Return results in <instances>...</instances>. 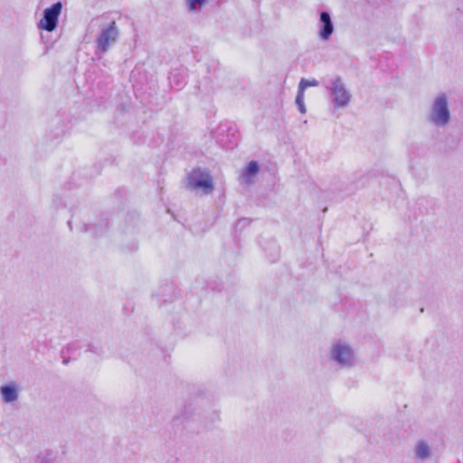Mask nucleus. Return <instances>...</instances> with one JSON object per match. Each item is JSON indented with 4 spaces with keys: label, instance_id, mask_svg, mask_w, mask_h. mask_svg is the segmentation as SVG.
<instances>
[{
    "label": "nucleus",
    "instance_id": "nucleus-8",
    "mask_svg": "<svg viewBox=\"0 0 463 463\" xmlns=\"http://www.w3.org/2000/svg\"><path fill=\"white\" fill-rule=\"evenodd\" d=\"M0 392L4 402H13L17 400L18 393L14 383L2 386Z\"/></svg>",
    "mask_w": 463,
    "mask_h": 463
},
{
    "label": "nucleus",
    "instance_id": "nucleus-1",
    "mask_svg": "<svg viewBox=\"0 0 463 463\" xmlns=\"http://www.w3.org/2000/svg\"><path fill=\"white\" fill-rule=\"evenodd\" d=\"M448 103L445 94H439L435 97L430 112V119L432 123L438 126H445L449 123L450 114Z\"/></svg>",
    "mask_w": 463,
    "mask_h": 463
},
{
    "label": "nucleus",
    "instance_id": "nucleus-12",
    "mask_svg": "<svg viewBox=\"0 0 463 463\" xmlns=\"http://www.w3.org/2000/svg\"><path fill=\"white\" fill-rule=\"evenodd\" d=\"M296 104L302 114H305L307 112V109L304 103V93L299 92V90L298 91V95L296 98Z\"/></svg>",
    "mask_w": 463,
    "mask_h": 463
},
{
    "label": "nucleus",
    "instance_id": "nucleus-3",
    "mask_svg": "<svg viewBox=\"0 0 463 463\" xmlns=\"http://www.w3.org/2000/svg\"><path fill=\"white\" fill-rule=\"evenodd\" d=\"M326 89L330 92L335 108L345 107L349 103L351 95L345 89V84L340 78L333 79L326 86Z\"/></svg>",
    "mask_w": 463,
    "mask_h": 463
},
{
    "label": "nucleus",
    "instance_id": "nucleus-2",
    "mask_svg": "<svg viewBox=\"0 0 463 463\" xmlns=\"http://www.w3.org/2000/svg\"><path fill=\"white\" fill-rule=\"evenodd\" d=\"M187 185L191 189L202 191L204 194H208L213 189L211 175L207 172L200 169L194 170L189 174Z\"/></svg>",
    "mask_w": 463,
    "mask_h": 463
},
{
    "label": "nucleus",
    "instance_id": "nucleus-4",
    "mask_svg": "<svg viewBox=\"0 0 463 463\" xmlns=\"http://www.w3.org/2000/svg\"><path fill=\"white\" fill-rule=\"evenodd\" d=\"M61 4L55 3L51 7L43 11V17L40 20L38 27L40 29L52 32L57 27L58 18L61 12Z\"/></svg>",
    "mask_w": 463,
    "mask_h": 463
},
{
    "label": "nucleus",
    "instance_id": "nucleus-6",
    "mask_svg": "<svg viewBox=\"0 0 463 463\" xmlns=\"http://www.w3.org/2000/svg\"><path fill=\"white\" fill-rule=\"evenodd\" d=\"M118 37V30L115 23H112L107 29L103 30L99 40L98 48L102 52H106L110 43H114Z\"/></svg>",
    "mask_w": 463,
    "mask_h": 463
},
{
    "label": "nucleus",
    "instance_id": "nucleus-13",
    "mask_svg": "<svg viewBox=\"0 0 463 463\" xmlns=\"http://www.w3.org/2000/svg\"><path fill=\"white\" fill-rule=\"evenodd\" d=\"M188 4V7L191 11L198 10L206 0H186Z\"/></svg>",
    "mask_w": 463,
    "mask_h": 463
},
{
    "label": "nucleus",
    "instance_id": "nucleus-7",
    "mask_svg": "<svg viewBox=\"0 0 463 463\" xmlns=\"http://www.w3.org/2000/svg\"><path fill=\"white\" fill-rule=\"evenodd\" d=\"M334 32V24L331 20L330 14L326 12H322L319 19L318 36L321 40L326 41L330 38Z\"/></svg>",
    "mask_w": 463,
    "mask_h": 463
},
{
    "label": "nucleus",
    "instance_id": "nucleus-11",
    "mask_svg": "<svg viewBox=\"0 0 463 463\" xmlns=\"http://www.w3.org/2000/svg\"><path fill=\"white\" fill-rule=\"evenodd\" d=\"M318 85V81L315 79L313 80H305V79H302L299 82V85H298V90L299 92H305V90L307 88V87H316Z\"/></svg>",
    "mask_w": 463,
    "mask_h": 463
},
{
    "label": "nucleus",
    "instance_id": "nucleus-9",
    "mask_svg": "<svg viewBox=\"0 0 463 463\" xmlns=\"http://www.w3.org/2000/svg\"><path fill=\"white\" fill-rule=\"evenodd\" d=\"M258 172L259 165L257 162H250L241 175L242 181L244 183H250L251 181V178L255 176Z\"/></svg>",
    "mask_w": 463,
    "mask_h": 463
},
{
    "label": "nucleus",
    "instance_id": "nucleus-10",
    "mask_svg": "<svg viewBox=\"0 0 463 463\" xmlns=\"http://www.w3.org/2000/svg\"><path fill=\"white\" fill-rule=\"evenodd\" d=\"M415 454L420 459H426L430 456V446L425 441H419L415 445Z\"/></svg>",
    "mask_w": 463,
    "mask_h": 463
},
{
    "label": "nucleus",
    "instance_id": "nucleus-5",
    "mask_svg": "<svg viewBox=\"0 0 463 463\" xmlns=\"http://www.w3.org/2000/svg\"><path fill=\"white\" fill-rule=\"evenodd\" d=\"M332 357L337 363L343 365H350L354 361V353L351 348L345 344L338 343L332 348Z\"/></svg>",
    "mask_w": 463,
    "mask_h": 463
}]
</instances>
